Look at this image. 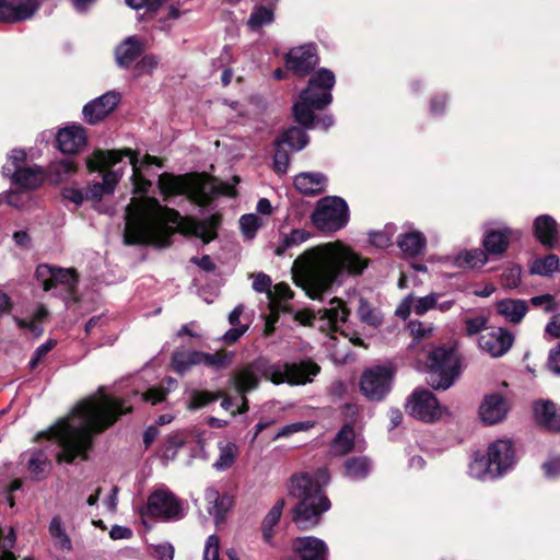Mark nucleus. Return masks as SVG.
<instances>
[{
    "instance_id": "f257e3e1",
    "label": "nucleus",
    "mask_w": 560,
    "mask_h": 560,
    "mask_svg": "<svg viewBox=\"0 0 560 560\" xmlns=\"http://www.w3.org/2000/svg\"><path fill=\"white\" fill-rule=\"evenodd\" d=\"M130 400V396L109 395L100 387L97 395L79 402L68 418L59 420L49 430L50 438L59 446L57 462L71 464L78 457L86 459L93 435L131 411Z\"/></svg>"
},
{
    "instance_id": "f03ea898",
    "label": "nucleus",
    "mask_w": 560,
    "mask_h": 560,
    "mask_svg": "<svg viewBox=\"0 0 560 560\" xmlns=\"http://www.w3.org/2000/svg\"><path fill=\"white\" fill-rule=\"evenodd\" d=\"M124 242L127 245H168L174 228L182 221L192 235L209 243L217 236L220 215L212 214L203 220L182 219L175 209L164 207L154 197H135L126 208Z\"/></svg>"
},
{
    "instance_id": "7ed1b4c3",
    "label": "nucleus",
    "mask_w": 560,
    "mask_h": 560,
    "mask_svg": "<svg viewBox=\"0 0 560 560\" xmlns=\"http://www.w3.org/2000/svg\"><path fill=\"white\" fill-rule=\"evenodd\" d=\"M368 267V259L340 241L306 249L293 262L295 284L312 300H323L345 279L358 276Z\"/></svg>"
},
{
    "instance_id": "20e7f679",
    "label": "nucleus",
    "mask_w": 560,
    "mask_h": 560,
    "mask_svg": "<svg viewBox=\"0 0 560 560\" xmlns=\"http://www.w3.org/2000/svg\"><path fill=\"white\" fill-rule=\"evenodd\" d=\"M320 371L317 363L311 360L300 362L270 363L266 358L259 357L234 372L230 382L241 395L242 407L238 413L248 410V400L245 394L256 389L261 378L279 385H303L311 383Z\"/></svg>"
},
{
    "instance_id": "39448f33",
    "label": "nucleus",
    "mask_w": 560,
    "mask_h": 560,
    "mask_svg": "<svg viewBox=\"0 0 560 560\" xmlns=\"http://www.w3.org/2000/svg\"><path fill=\"white\" fill-rule=\"evenodd\" d=\"M124 156L129 159V164L132 167L131 182L133 191L145 194L149 190L152 183L147 178V173L152 165L161 166L155 156L147 154L142 160H139V153L130 149L97 151L94 153L89 166L91 170L102 172L103 180L94 183L89 187L85 192L86 198L98 200L104 195L114 192L116 185L124 175V167H116V165Z\"/></svg>"
},
{
    "instance_id": "423d86ee",
    "label": "nucleus",
    "mask_w": 560,
    "mask_h": 560,
    "mask_svg": "<svg viewBox=\"0 0 560 560\" xmlns=\"http://www.w3.org/2000/svg\"><path fill=\"white\" fill-rule=\"evenodd\" d=\"M330 475L326 468L314 474H295L290 479L289 494L299 499L293 509L292 521L301 530H310L319 524L322 515L330 509V501L323 488L328 485Z\"/></svg>"
},
{
    "instance_id": "0eeeda50",
    "label": "nucleus",
    "mask_w": 560,
    "mask_h": 560,
    "mask_svg": "<svg viewBox=\"0 0 560 560\" xmlns=\"http://www.w3.org/2000/svg\"><path fill=\"white\" fill-rule=\"evenodd\" d=\"M336 83L331 70L322 68L308 80V85L300 93V100L293 106L296 122L305 128H322L327 130L334 125L331 115L316 118L314 110H320L332 102L331 90Z\"/></svg>"
},
{
    "instance_id": "6e6552de",
    "label": "nucleus",
    "mask_w": 560,
    "mask_h": 560,
    "mask_svg": "<svg viewBox=\"0 0 560 560\" xmlns=\"http://www.w3.org/2000/svg\"><path fill=\"white\" fill-rule=\"evenodd\" d=\"M158 185L165 200L173 196L185 195L200 207L208 206L215 196L230 194L224 187L203 175L163 173L159 176Z\"/></svg>"
},
{
    "instance_id": "1a4fd4ad",
    "label": "nucleus",
    "mask_w": 560,
    "mask_h": 560,
    "mask_svg": "<svg viewBox=\"0 0 560 560\" xmlns=\"http://www.w3.org/2000/svg\"><path fill=\"white\" fill-rule=\"evenodd\" d=\"M462 368V358L454 346L432 347L425 358V382L434 390H446L459 378Z\"/></svg>"
},
{
    "instance_id": "9d476101",
    "label": "nucleus",
    "mask_w": 560,
    "mask_h": 560,
    "mask_svg": "<svg viewBox=\"0 0 560 560\" xmlns=\"http://www.w3.org/2000/svg\"><path fill=\"white\" fill-rule=\"evenodd\" d=\"M515 463V450L509 440H498L488 447L487 457L476 458L470 469L481 479H495Z\"/></svg>"
},
{
    "instance_id": "9b49d317",
    "label": "nucleus",
    "mask_w": 560,
    "mask_h": 560,
    "mask_svg": "<svg viewBox=\"0 0 560 560\" xmlns=\"http://www.w3.org/2000/svg\"><path fill=\"white\" fill-rule=\"evenodd\" d=\"M311 219L320 231H339L349 221V208L345 199L338 196H327L317 201Z\"/></svg>"
},
{
    "instance_id": "f8f14e48",
    "label": "nucleus",
    "mask_w": 560,
    "mask_h": 560,
    "mask_svg": "<svg viewBox=\"0 0 560 560\" xmlns=\"http://www.w3.org/2000/svg\"><path fill=\"white\" fill-rule=\"evenodd\" d=\"M395 369L389 364L373 365L363 371L360 390L371 401L383 400L392 390Z\"/></svg>"
},
{
    "instance_id": "ddd939ff",
    "label": "nucleus",
    "mask_w": 560,
    "mask_h": 560,
    "mask_svg": "<svg viewBox=\"0 0 560 560\" xmlns=\"http://www.w3.org/2000/svg\"><path fill=\"white\" fill-rule=\"evenodd\" d=\"M144 510L145 514L164 521H178L186 515L184 501L165 488L156 489L149 495Z\"/></svg>"
},
{
    "instance_id": "4468645a",
    "label": "nucleus",
    "mask_w": 560,
    "mask_h": 560,
    "mask_svg": "<svg viewBox=\"0 0 560 560\" xmlns=\"http://www.w3.org/2000/svg\"><path fill=\"white\" fill-rule=\"evenodd\" d=\"M36 278L42 282L44 291H49L58 285L71 293L78 283V276L73 269H63L50 265H39L36 269Z\"/></svg>"
},
{
    "instance_id": "2eb2a0df",
    "label": "nucleus",
    "mask_w": 560,
    "mask_h": 560,
    "mask_svg": "<svg viewBox=\"0 0 560 560\" xmlns=\"http://www.w3.org/2000/svg\"><path fill=\"white\" fill-rule=\"evenodd\" d=\"M283 560H328V546L315 536L296 537L291 542V553Z\"/></svg>"
},
{
    "instance_id": "dca6fc26",
    "label": "nucleus",
    "mask_w": 560,
    "mask_h": 560,
    "mask_svg": "<svg viewBox=\"0 0 560 560\" xmlns=\"http://www.w3.org/2000/svg\"><path fill=\"white\" fill-rule=\"evenodd\" d=\"M40 4V0H0V23L14 24L31 20Z\"/></svg>"
},
{
    "instance_id": "f3484780",
    "label": "nucleus",
    "mask_w": 560,
    "mask_h": 560,
    "mask_svg": "<svg viewBox=\"0 0 560 560\" xmlns=\"http://www.w3.org/2000/svg\"><path fill=\"white\" fill-rule=\"evenodd\" d=\"M318 61L314 45L294 47L285 56L287 68L300 77L308 74Z\"/></svg>"
},
{
    "instance_id": "a211bd4d",
    "label": "nucleus",
    "mask_w": 560,
    "mask_h": 560,
    "mask_svg": "<svg viewBox=\"0 0 560 560\" xmlns=\"http://www.w3.org/2000/svg\"><path fill=\"white\" fill-rule=\"evenodd\" d=\"M119 101L120 94L115 91L94 98L83 107L84 120L91 125L98 122L115 109Z\"/></svg>"
},
{
    "instance_id": "6ab92c4d",
    "label": "nucleus",
    "mask_w": 560,
    "mask_h": 560,
    "mask_svg": "<svg viewBox=\"0 0 560 560\" xmlns=\"http://www.w3.org/2000/svg\"><path fill=\"white\" fill-rule=\"evenodd\" d=\"M514 336L508 328H498L479 338V347L492 358L504 355L513 346Z\"/></svg>"
},
{
    "instance_id": "aec40b11",
    "label": "nucleus",
    "mask_w": 560,
    "mask_h": 560,
    "mask_svg": "<svg viewBox=\"0 0 560 560\" xmlns=\"http://www.w3.org/2000/svg\"><path fill=\"white\" fill-rule=\"evenodd\" d=\"M320 329L329 331H340L343 334V327L348 320L349 310L345 303L337 298L329 301L328 306L318 311Z\"/></svg>"
},
{
    "instance_id": "412c9836",
    "label": "nucleus",
    "mask_w": 560,
    "mask_h": 560,
    "mask_svg": "<svg viewBox=\"0 0 560 560\" xmlns=\"http://www.w3.org/2000/svg\"><path fill=\"white\" fill-rule=\"evenodd\" d=\"M56 142L62 153H78L86 143L85 130L80 125L67 126L58 131Z\"/></svg>"
},
{
    "instance_id": "4be33fe9",
    "label": "nucleus",
    "mask_w": 560,
    "mask_h": 560,
    "mask_svg": "<svg viewBox=\"0 0 560 560\" xmlns=\"http://www.w3.org/2000/svg\"><path fill=\"white\" fill-rule=\"evenodd\" d=\"M514 231L510 228L490 229L485 232L482 246L486 256H501L510 246Z\"/></svg>"
},
{
    "instance_id": "5701e85b",
    "label": "nucleus",
    "mask_w": 560,
    "mask_h": 560,
    "mask_svg": "<svg viewBox=\"0 0 560 560\" xmlns=\"http://www.w3.org/2000/svg\"><path fill=\"white\" fill-rule=\"evenodd\" d=\"M3 174L11 176L12 182L19 188L31 190L39 187L44 182L43 168L38 165L11 170L10 166H3Z\"/></svg>"
},
{
    "instance_id": "b1692460",
    "label": "nucleus",
    "mask_w": 560,
    "mask_h": 560,
    "mask_svg": "<svg viewBox=\"0 0 560 560\" xmlns=\"http://www.w3.org/2000/svg\"><path fill=\"white\" fill-rule=\"evenodd\" d=\"M508 413L506 399L499 393L487 395L479 407L480 419L486 424L502 421Z\"/></svg>"
},
{
    "instance_id": "393cba45",
    "label": "nucleus",
    "mask_w": 560,
    "mask_h": 560,
    "mask_svg": "<svg viewBox=\"0 0 560 560\" xmlns=\"http://www.w3.org/2000/svg\"><path fill=\"white\" fill-rule=\"evenodd\" d=\"M533 234L546 248H555L558 245V223L549 214L538 215L533 223Z\"/></svg>"
},
{
    "instance_id": "a878e982",
    "label": "nucleus",
    "mask_w": 560,
    "mask_h": 560,
    "mask_svg": "<svg viewBox=\"0 0 560 560\" xmlns=\"http://www.w3.org/2000/svg\"><path fill=\"white\" fill-rule=\"evenodd\" d=\"M536 422L552 432H560V407L551 400H538L534 404Z\"/></svg>"
},
{
    "instance_id": "bb28decb",
    "label": "nucleus",
    "mask_w": 560,
    "mask_h": 560,
    "mask_svg": "<svg viewBox=\"0 0 560 560\" xmlns=\"http://www.w3.org/2000/svg\"><path fill=\"white\" fill-rule=\"evenodd\" d=\"M144 51V44L138 36H129L115 49V59L119 67L130 68Z\"/></svg>"
},
{
    "instance_id": "cd10ccee",
    "label": "nucleus",
    "mask_w": 560,
    "mask_h": 560,
    "mask_svg": "<svg viewBox=\"0 0 560 560\" xmlns=\"http://www.w3.org/2000/svg\"><path fill=\"white\" fill-rule=\"evenodd\" d=\"M293 184L301 194L314 196L325 190L327 177L319 172H303L294 177Z\"/></svg>"
},
{
    "instance_id": "c85d7f7f",
    "label": "nucleus",
    "mask_w": 560,
    "mask_h": 560,
    "mask_svg": "<svg viewBox=\"0 0 560 560\" xmlns=\"http://www.w3.org/2000/svg\"><path fill=\"white\" fill-rule=\"evenodd\" d=\"M284 505H285L284 499L283 498L278 499L275 502V504L272 505V508L265 515V517L261 522L260 529H261L262 539L267 545H269L271 547L275 546L273 528L279 523V521L282 516Z\"/></svg>"
},
{
    "instance_id": "c756f323",
    "label": "nucleus",
    "mask_w": 560,
    "mask_h": 560,
    "mask_svg": "<svg viewBox=\"0 0 560 560\" xmlns=\"http://www.w3.org/2000/svg\"><path fill=\"white\" fill-rule=\"evenodd\" d=\"M205 499L207 501L208 513L214 517L215 523H219L230 509V498L221 495L214 488H208L205 492Z\"/></svg>"
},
{
    "instance_id": "7c9ffc66",
    "label": "nucleus",
    "mask_w": 560,
    "mask_h": 560,
    "mask_svg": "<svg viewBox=\"0 0 560 560\" xmlns=\"http://www.w3.org/2000/svg\"><path fill=\"white\" fill-rule=\"evenodd\" d=\"M498 313L509 318L511 323L517 324L526 315L528 306L524 300L504 299L498 302Z\"/></svg>"
},
{
    "instance_id": "2f4dec72",
    "label": "nucleus",
    "mask_w": 560,
    "mask_h": 560,
    "mask_svg": "<svg viewBox=\"0 0 560 560\" xmlns=\"http://www.w3.org/2000/svg\"><path fill=\"white\" fill-rule=\"evenodd\" d=\"M311 237V233L304 229H293L290 233H281L273 253L282 256L288 249L305 243Z\"/></svg>"
},
{
    "instance_id": "473e14b6",
    "label": "nucleus",
    "mask_w": 560,
    "mask_h": 560,
    "mask_svg": "<svg viewBox=\"0 0 560 560\" xmlns=\"http://www.w3.org/2000/svg\"><path fill=\"white\" fill-rule=\"evenodd\" d=\"M372 471V463L365 456L351 457L345 462L346 477L353 481L365 479Z\"/></svg>"
},
{
    "instance_id": "72a5a7b5",
    "label": "nucleus",
    "mask_w": 560,
    "mask_h": 560,
    "mask_svg": "<svg viewBox=\"0 0 560 560\" xmlns=\"http://www.w3.org/2000/svg\"><path fill=\"white\" fill-rule=\"evenodd\" d=\"M202 351L176 350L172 355V366L178 374H185L194 365L201 364Z\"/></svg>"
},
{
    "instance_id": "f704fd0d",
    "label": "nucleus",
    "mask_w": 560,
    "mask_h": 560,
    "mask_svg": "<svg viewBox=\"0 0 560 560\" xmlns=\"http://www.w3.org/2000/svg\"><path fill=\"white\" fill-rule=\"evenodd\" d=\"M488 261L486 253L481 248L464 249L454 258V266L458 268H481Z\"/></svg>"
},
{
    "instance_id": "c9c22d12",
    "label": "nucleus",
    "mask_w": 560,
    "mask_h": 560,
    "mask_svg": "<svg viewBox=\"0 0 560 560\" xmlns=\"http://www.w3.org/2000/svg\"><path fill=\"white\" fill-rule=\"evenodd\" d=\"M219 456L212 464L217 471H225L233 466L238 454V447L233 442L220 441L218 443Z\"/></svg>"
},
{
    "instance_id": "e433bc0d",
    "label": "nucleus",
    "mask_w": 560,
    "mask_h": 560,
    "mask_svg": "<svg viewBox=\"0 0 560 560\" xmlns=\"http://www.w3.org/2000/svg\"><path fill=\"white\" fill-rule=\"evenodd\" d=\"M446 410L440 405L436 396L429 389L422 388V422L433 423Z\"/></svg>"
},
{
    "instance_id": "4c0bfd02",
    "label": "nucleus",
    "mask_w": 560,
    "mask_h": 560,
    "mask_svg": "<svg viewBox=\"0 0 560 560\" xmlns=\"http://www.w3.org/2000/svg\"><path fill=\"white\" fill-rule=\"evenodd\" d=\"M276 142L287 145L292 151H301L308 143V136L300 127H291L276 140Z\"/></svg>"
},
{
    "instance_id": "58836bf2",
    "label": "nucleus",
    "mask_w": 560,
    "mask_h": 560,
    "mask_svg": "<svg viewBox=\"0 0 560 560\" xmlns=\"http://www.w3.org/2000/svg\"><path fill=\"white\" fill-rule=\"evenodd\" d=\"M354 447V430L347 424L335 436L331 444L334 455L340 456L350 453Z\"/></svg>"
},
{
    "instance_id": "ea45409f",
    "label": "nucleus",
    "mask_w": 560,
    "mask_h": 560,
    "mask_svg": "<svg viewBox=\"0 0 560 560\" xmlns=\"http://www.w3.org/2000/svg\"><path fill=\"white\" fill-rule=\"evenodd\" d=\"M553 271L560 272V259L556 254L536 258L529 266L530 275L549 277Z\"/></svg>"
},
{
    "instance_id": "a19ab883",
    "label": "nucleus",
    "mask_w": 560,
    "mask_h": 560,
    "mask_svg": "<svg viewBox=\"0 0 560 560\" xmlns=\"http://www.w3.org/2000/svg\"><path fill=\"white\" fill-rule=\"evenodd\" d=\"M48 533L54 540L56 548L62 550H71L72 542L68 534L66 533L62 520L59 515H55L48 526Z\"/></svg>"
},
{
    "instance_id": "79ce46f5",
    "label": "nucleus",
    "mask_w": 560,
    "mask_h": 560,
    "mask_svg": "<svg viewBox=\"0 0 560 560\" xmlns=\"http://www.w3.org/2000/svg\"><path fill=\"white\" fill-rule=\"evenodd\" d=\"M223 397V393L195 389L189 394L187 407L190 410L201 409Z\"/></svg>"
},
{
    "instance_id": "37998d69",
    "label": "nucleus",
    "mask_w": 560,
    "mask_h": 560,
    "mask_svg": "<svg viewBox=\"0 0 560 560\" xmlns=\"http://www.w3.org/2000/svg\"><path fill=\"white\" fill-rule=\"evenodd\" d=\"M293 298V292L291 288L284 283L280 282L272 287L269 301L272 308H281L284 312H288L289 308L285 305V302L290 301Z\"/></svg>"
},
{
    "instance_id": "c03bdc74",
    "label": "nucleus",
    "mask_w": 560,
    "mask_h": 560,
    "mask_svg": "<svg viewBox=\"0 0 560 560\" xmlns=\"http://www.w3.org/2000/svg\"><path fill=\"white\" fill-rule=\"evenodd\" d=\"M77 172V165L71 159L55 161L49 165V173L54 180L61 183L70 178Z\"/></svg>"
},
{
    "instance_id": "a18cd8bd",
    "label": "nucleus",
    "mask_w": 560,
    "mask_h": 560,
    "mask_svg": "<svg viewBox=\"0 0 560 560\" xmlns=\"http://www.w3.org/2000/svg\"><path fill=\"white\" fill-rule=\"evenodd\" d=\"M184 444L185 438L182 432H174L167 435L161 448L162 459L165 462L173 460Z\"/></svg>"
},
{
    "instance_id": "49530a36",
    "label": "nucleus",
    "mask_w": 560,
    "mask_h": 560,
    "mask_svg": "<svg viewBox=\"0 0 560 560\" xmlns=\"http://www.w3.org/2000/svg\"><path fill=\"white\" fill-rule=\"evenodd\" d=\"M397 245L407 257H415L420 253V233L406 232L398 236Z\"/></svg>"
},
{
    "instance_id": "de8ad7c7",
    "label": "nucleus",
    "mask_w": 560,
    "mask_h": 560,
    "mask_svg": "<svg viewBox=\"0 0 560 560\" xmlns=\"http://www.w3.org/2000/svg\"><path fill=\"white\" fill-rule=\"evenodd\" d=\"M273 21V10L270 7H255L248 19V26L253 31H258L264 25H268Z\"/></svg>"
},
{
    "instance_id": "09e8293b",
    "label": "nucleus",
    "mask_w": 560,
    "mask_h": 560,
    "mask_svg": "<svg viewBox=\"0 0 560 560\" xmlns=\"http://www.w3.org/2000/svg\"><path fill=\"white\" fill-rule=\"evenodd\" d=\"M27 466L28 470L37 478H39L42 475L48 471L50 462L48 460V457L43 450H37L32 452Z\"/></svg>"
},
{
    "instance_id": "8fccbe9b",
    "label": "nucleus",
    "mask_w": 560,
    "mask_h": 560,
    "mask_svg": "<svg viewBox=\"0 0 560 560\" xmlns=\"http://www.w3.org/2000/svg\"><path fill=\"white\" fill-rule=\"evenodd\" d=\"M262 220L255 213L243 214L240 219V226L246 240H253L261 228Z\"/></svg>"
},
{
    "instance_id": "3c124183",
    "label": "nucleus",
    "mask_w": 560,
    "mask_h": 560,
    "mask_svg": "<svg viewBox=\"0 0 560 560\" xmlns=\"http://www.w3.org/2000/svg\"><path fill=\"white\" fill-rule=\"evenodd\" d=\"M412 313L420 315V298L409 294L397 306L395 314L402 320H406Z\"/></svg>"
},
{
    "instance_id": "603ef678",
    "label": "nucleus",
    "mask_w": 560,
    "mask_h": 560,
    "mask_svg": "<svg viewBox=\"0 0 560 560\" xmlns=\"http://www.w3.org/2000/svg\"><path fill=\"white\" fill-rule=\"evenodd\" d=\"M15 542V534L12 528L0 529V560H15L11 549Z\"/></svg>"
},
{
    "instance_id": "864d4df0",
    "label": "nucleus",
    "mask_w": 560,
    "mask_h": 560,
    "mask_svg": "<svg viewBox=\"0 0 560 560\" xmlns=\"http://www.w3.org/2000/svg\"><path fill=\"white\" fill-rule=\"evenodd\" d=\"M394 233L395 226L387 224L382 231H371L369 233V241L375 247L385 248L389 245Z\"/></svg>"
},
{
    "instance_id": "5fc2aeb1",
    "label": "nucleus",
    "mask_w": 560,
    "mask_h": 560,
    "mask_svg": "<svg viewBox=\"0 0 560 560\" xmlns=\"http://www.w3.org/2000/svg\"><path fill=\"white\" fill-rule=\"evenodd\" d=\"M290 165L289 152L284 149V145L276 142V152L273 155V168L279 174H285Z\"/></svg>"
},
{
    "instance_id": "6e6d98bb",
    "label": "nucleus",
    "mask_w": 560,
    "mask_h": 560,
    "mask_svg": "<svg viewBox=\"0 0 560 560\" xmlns=\"http://www.w3.org/2000/svg\"><path fill=\"white\" fill-rule=\"evenodd\" d=\"M522 268L520 265H513L501 275V284L505 288L514 289L521 284Z\"/></svg>"
},
{
    "instance_id": "4d7b16f0",
    "label": "nucleus",
    "mask_w": 560,
    "mask_h": 560,
    "mask_svg": "<svg viewBox=\"0 0 560 560\" xmlns=\"http://www.w3.org/2000/svg\"><path fill=\"white\" fill-rule=\"evenodd\" d=\"M166 394L167 390H165L163 387H151L143 393H140L137 389L132 390L133 397H138L140 395V399L142 401H148L152 405L163 401L166 397Z\"/></svg>"
},
{
    "instance_id": "13d9d810",
    "label": "nucleus",
    "mask_w": 560,
    "mask_h": 560,
    "mask_svg": "<svg viewBox=\"0 0 560 560\" xmlns=\"http://www.w3.org/2000/svg\"><path fill=\"white\" fill-rule=\"evenodd\" d=\"M232 355L220 354V353H207L201 354V364L214 369H222L230 364Z\"/></svg>"
},
{
    "instance_id": "bf43d9fd",
    "label": "nucleus",
    "mask_w": 560,
    "mask_h": 560,
    "mask_svg": "<svg viewBox=\"0 0 560 560\" xmlns=\"http://www.w3.org/2000/svg\"><path fill=\"white\" fill-rule=\"evenodd\" d=\"M488 324V317L480 315L476 317H467L464 319L465 334L468 337L475 336L486 329Z\"/></svg>"
},
{
    "instance_id": "052dcab7",
    "label": "nucleus",
    "mask_w": 560,
    "mask_h": 560,
    "mask_svg": "<svg viewBox=\"0 0 560 560\" xmlns=\"http://www.w3.org/2000/svg\"><path fill=\"white\" fill-rule=\"evenodd\" d=\"M203 560H220V539L214 534L206 540Z\"/></svg>"
},
{
    "instance_id": "680f3d73",
    "label": "nucleus",
    "mask_w": 560,
    "mask_h": 560,
    "mask_svg": "<svg viewBox=\"0 0 560 560\" xmlns=\"http://www.w3.org/2000/svg\"><path fill=\"white\" fill-rule=\"evenodd\" d=\"M56 343V340L49 339L46 342L42 343L39 347H37L30 361V368L35 369L42 361V359L54 349Z\"/></svg>"
},
{
    "instance_id": "e2e57ef3",
    "label": "nucleus",
    "mask_w": 560,
    "mask_h": 560,
    "mask_svg": "<svg viewBox=\"0 0 560 560\" xmlns=\"http://www.w3.org/2000/svg\"><path fill=\"white\" fill-rule=\"evenodd\" d=\"M408 415L420 419V387H416L405 405Z\"/></svg>"
},
{
    "instance_id": "0e129e2a",
    "label": "nucleus",
    "mask_w": 560,
    "mask_h": 560,
    "mask_svg": "<svg viewBox=\"0 0 560 560\" xmlns=\"http://www.w3.org/2000/svg\"><path fill=\"white\" fill-rule=\"evenodd\" d=\"M271 284V278L264 272H259L254 278L253 289L258 293H266L269 298L272 289Z\"/></svg>"
},
{
    "instance_id": "69168bd1",
    "label": "nucleus",
    "mask_w": 560,
    "mask_h": 560,
    "mask_svg": "<svg viewBox=\"0 0 560 560\" xmlns=\"http://www.w3.org/2000/svg\"><path fill=\"white\" fill-rule=\"evenodd\" d=\"M311 427L312 425L308 422H294L287 424L277 432L275 440L291 436L292 434L300 431H305Z\"/></svg>"
},
{
    "instance_id": "338daca9",
    "label": "nucleus",
    "mask_w": 560,
    "mask_h": 560,
    "mask_svg": "<svg viewBox=\"0 0 560 560\" xmlns=\"http://www.w3.org/2000/svg\"><path fill=\"white\" fill-rule=\"evenodd\" d=\"M541 469L547 478H557L560 476V456H555L541 465Z\"/></svg>"
},
{
    "instance_id": "774afa93",
    "label": "nucleus",
    "mask_w": 560,
    "mask_h": 560,
    "mask_svg": "<svg viewBox=\"0 0 560 560\" xmlns=\"http://www.w3.org/2000/svg\"><path fill=\"white\" fill-rule=\"evenodd\" d=\"M547 366L552 373L560 375V343L549 351Z\"/></svg>"
}]
</instances>
